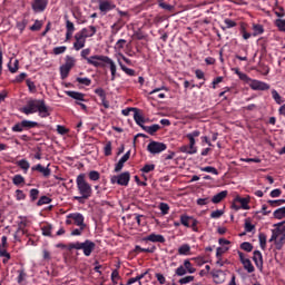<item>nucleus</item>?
Listing matches in <instances>:
<instances>
[{
	"mask_svg": "<svg viewBox=\"0 0 285 285\" xmlns=\"http://www.w3.org/2000/svg\"><path fill=\"white\" fill-rule=\"evenodd\" d=\"M12 184L14 186H21V184H26V178L21 176L20 174H17L12 178Z\"/></svg>",
	"mask_w": 285,
	"mask_h": 285,
	"instance_id": "f704fd0d",
	"label": "nucleus"
},
{
	"mask_svg": "<svg viewBox=\"0 0 285 285\" xmlns=\"http://www.w3.org/2000/svg\"><path fill=\"white\" fill-rule=\"evenodd\" d=\"M89 179L91 181H99V179H101V174H99L97 170H91L89 171Z\"/></svg>",
	"mask_w": 285,
	"mask_h": 285,
	"instance_id": "a18cd8bd",
	"label": "nucleus"
},
{
	"mask_svg": "<svg viewBox=\"0 0 285 285\" xmlns=\"http://www.w3.org/2000/svg\"><path fill=\"white\" fill-rule=\"evenodd\" d=\"M68 50V47L61 46V47H56L53 48V55H63Z\"/></svg>",
	"mask_w": 285,
	"mask_h": 285,
	"instance_id": "0e129e2a",
	"label": "nucleus"
},
{
	"mask_svg": "<svg viewBox=\"0 0 285 285\" xmlns=\"http://www.w3.org/2000/svg\"><path fill=\"white\" fill-rule=\"evenodd\" d=\"M258 239H259V246H261L262 250H266V234L261 233L258 235Z\"/></svg>",
	"mask_w": 285,
	"mask_h": 285,
	"instance_id": "de8ad7c7",
	"label": "nucleus"
},
{
	"mask_svg": "<svg viewBox=\"0 0 285 285\" xmlns=\"http://www.w3.org/2000/svg\"><path fill=\"white\" fill-rule=\"evenodd\" d=\"M31 8L33 12H45L48 8V0H33Z\"/></svg>",
	"mask_w": 285,
	"mask_h": 285,
	"instance_id": "2eb2a0df",
	"label": "nucleus"
},
{
	"mask_svg": "<svg viewBox=\"0 0 285 285\" xmlns=\"http://www.w3.org/2000/svg\"><path fill=\"white\" fill-rule=\"evenodd\" d=\"M273 215L275 219H284L285 217L284 207L276 209Z\"/></svg>",
	"mask_w": 285,
	"mask_h": 285,
	"instance_id": "3c124183",
	"label": "nucleus"
},
{
	"mask_svg": "<svg viewBox=\"0 0 285 285\" xmlns=\"http://www.w3.org/2000/svg\"><path fill=\"white\" fill-rule=\"evenodd\" d=\"M26 77H28V73L21 72L20 75L16 76L14 80L12 83H21L24 81Z\"/></svg>",
	"mask_w": 285,
	"mask_h": 285,
	"instance_id": "6e6d98bb",
	"label": "nucleus"
},
{
	"mask_svg": "<svg viewBox=\"0 0 285 285\" xmlns=\"http://www.w3.org/2000/svg\"><path fill=\"white\" fill-rule=\"evenodd\" d=\"M76 81L78 83H81L82 86H90V83H92V80H90L89 78H77Z\"/></svg>",
	"mask_w": 285,
	"mask_h": 285,
	"instance_id": "e2e57ef3",
	"label": "nucleus"
},
{
	"mask_svg": "<svg viewBox=\"0 0 285 285\" xmlns=\"http://www.w3.org/2000/svg\"><path fill=\"white\" fill-rule=\"evenodd\" d=\"M70 70L68 67H65L63 65L60 66V77L61 79H68V76L70 75Z\"/></svg>",
	"mask_w": 285,
	"mask_h": 285,
	"instance_id": "37998d69",
	"label": "nucleus"
},
{
	"mask_svg": "<svg viewBox=\"0 0 285 285\" xmlns=\"http://www.w3.org/2000/svg\"><path fill=\"white\" fill-rule=\"evenodd\" d=\"M7 68L11 75H14L19 70V60L11 58L7 65Z\"/></svg>",
	"mask_w": 285,
	"mask_h": 285,
	"instance_id": "412c9836",
	"label": "nucleus"
},
{
	"mask_svg": "<svg viewBox=\"0 0 285 285\" xmlns=\"http://www.w3.org/2000/svg\"><path fill=\"white\" fill-rule=\"evenodd\" d=\"M110 181L111 184H118V186H128L130 184V173L125 171L118 176H112Z\"/></svg>",
	"mask_w": 285,
	"mask_h": 285,
	"instance_id": "6e6552de",
	"label": "nucleus"
},
{
	"mask_svg": "<svg viewBox=\"0 0 285 285\" xmlns=\"http://www.w3.org/2000/svg\"><path fill=\"white\" fill-rule=\"evenodd\" d=\"M42 26H43V23H41V21L36 20L35 23L30 27V30L32 32H37V31L41 30Z\"/></svg>",
	"mask_w": 285,
	"mask_h": 285,
	"instance_id": "4d7b16f0",
	"label": "nucleus"
},
{
	"mask_svg": "<svg viewBox=\"0 0 285 285\" xmlns=\"http://www.w3.org/2000/svg\"><path fill=\"white\" fill-rule=\"evenodd\" d=\"M118 66H120V69L122 70V72H126L128 77H136L137 71H135V69H130L126 67V65H124V62H121L120 60H118Z\"/></svg>",
	"mask_w": 285,
	"mask_h": 285,
	"instance_id": "a878e982",
	"label": "nucleus"
},
{
	"mask_svg": "<svg viewBox=\"0 0 285 285\" xmlns=\"http://www.w3.org/2000/svg\"><path fill=\"white\" fill-rule=\"evenodd\" d=\"M43 237H52V226L50 224H46L41 227Z\"/></svg>",
	"mask_w": 285,
	"mask_h": 285,
	"instance_id": "2f4dec72",
	"label": "nucleus"
},
{
	"mask_svg": "<svg viewBox=\"0 0 285 285\" xmlns=\"http://www.w3.org/2000/svg\"><path fill=\"white\" fill-rule=\"evenodd\" d=\"M224 215V210L223 209H217L210 213V218L212 219H219V217H222Z\"/></svg>",
	"mask_w": 285,
	"mask_h": 285,
	"instance_id": "bf43d9fd",
	"label": "nucleus"
},
{
	"mask_svg": "<svg viewBox=\"0 0 285 285\" xmlns=\"http://www.w3.org/2000/svg\"><path fill=\"white\" fill-rule=\"evenodd\" d=\"M200 170L202 173H212V175H219V171L217 170V168L213 166L202 167Z\"/></svg>",
	"mask_w": 285,
	"mask_h": 285,
	"instance_id": "49530a36",
	"label": "nucleus"
},
{
	"mask_svg": "<svg viewBox=\"0 0 285 285\" xmlns=\"http://www.w3.org/2000/svg\"><path fill=\"white\" fill-rule=\"evenodd\" d=\"M96 1L102 14H108L110 10H115V8H117V4L112 3L110 0H96Z\"/></svg>",
	"mask_w": 285,
	"mask_h": 285,
	"instance_id": "1a4fd4ad",
	"label": "nucleus"
},
{
	"mask_svg": "<svg viewBox=\"0 0 285 285\" xmlns=\"http://www.w3.org/2000/svg\"><path fill=\"white\" fill-rule=\"evenodd\" d=\"M178 255H190V245L188 244H183L178 248Z\"/></svg>",
	"mask_w": 285,
	"mask_h": 285,
	"instance_id": "ea45409f",
	"label": "nucleus"
},
{
	"mask_svg": "<svg viewBox=\"0 0 285 285\" xmlns=\"http://www.w3.org/2000/svg\"><path fill=\"white\" fill-rule=\"evenodd\" d=\"M106 65L109 66V69H110V72H111V81H115V79H117V65L108 56L105 60V66Z\"/></svg>",
	"mask_w": 285,
	"mask_h": 285,
	"instance_id": "6ab92c4d",
	"label": "nucleus"
},
{
	"mask_svg": "<svg viewBox=\"0 0 285 285\" xmlns=\"http://www.w3.org/2000/svg\"><path fill=\"white\" fill-rule=\"evenodd\" d=\"M274 244H275L276 250H282L285 244V234L281 236L278 239L276 238V240H274Z\"/></svg>",
	"mask_w": 285,
	"mask_h": 285,
	"instance_id": "4c0bfd02",
	"label": "nucleus"
},
{
	"mask_svg": "<svg viewBox=\"0 0 285 285\" xmlns=\"http://www.w3.org/2000/svg\"><path fill=\"white\" fill-rule=\"evenodd\" d=\"M77 190L80 196H75L73 199L79 202V204H83L85 199H90L92 197V185L86 180V174H80L76 178Z\"/></svg>",
	"mask_w": 285,
	"mask_h": 285,
	"instance_id": "f03ea898",
	"label": "nucleus"
},
{
	"mask_svg": "<svg viewBox=\"0 0 285 285\" xmlns=\"http://www.w3.org/2000/svg\"><path fill=\"white\" fill-rule=\"evenodd\" d=\"M190 219H193V217L186 214L180 215V224L186 228H190Z\"/></svg>",
	"mask_w": 285,
	"mask_h": 285,
	"instance_id": "c9c22d12",
	"label": "nucleus"
},
{
	"mask_svg": "<svg viewBox=\"0 0 285 285\" xmlns=\"http://www.w3.org/2000/svg\"><path fill=\"white\" fill-rule=\"evenodd\" d=\"M159 210L161 212L163 215H168V213L170 210V206H168V204H166V203H160Z\"/></svg>",
	"mask_w": 285,
	"mask_h": 285,
	"instance_id": "5fc2aeb1",
	"label": "nucleus"
},
{
	"mask_svg": "<svg viewBox=\"0 0 285 285\" xmlns=\"http://www.w3.org/2000/svg\"><path fill=\"white\" fill-rule=\"evenodd\" d=\"M16 199L17 202H23L26 199V194L21 189L16 190Z\"/></svg>",
	"mask_w": 285,
	"mask_h": 285,
	"instance_id": "052dcab7",
	"label": "nucleus"
},
{
	"mask_svg": "<svg viewBox=\"0 0 285 285\" xmlns=\"http://www.w3.org/2000/svg\"><path fill=\"white\" fill-rule=\"evenodd\" d=\"M153 170H155L154 164H147L141 168V173H153Z\"/></svg>",
	"mask_w": 285,
	"mask_h": 285,
	"instance_id": "338daca9",
	"label": "nucleus"
},
{
	"mask_svg": "<svg viewBox=\"0 0 285 285\" xmlns=\"http://www.w3.org/2000/svg\"><path fill=\"white\" fill-rule=\"evenodd\" d=\"M22 126L24 130H30L32 128H39V122L32 120H22Z\"/></svg>",
	"mask_w": 285,
	"mask_h": 285,
	"instance_id": "c756f323",
	"label": "nucleus"
},
{
	"mask_svg": "<svg viewBox=\"0 0 285 285\" xmlns=\"http://www.w3.org/2000/svg\"><path fill=\"white\" fill-rule=\"evenodd\" d=\"M76 63H77V60L75 59V57L66 56L65 63L62 66H65V68H69L70 70H72Z\"/></svg>",
	"mask_w": 285,
	"mask_h": 285,
	"instance_id": "bb28decb",
	"label": "nucleus"
},
{
	"mask_svg": "<svg viewBox=\"0 0 285 285\" xmlns=\"http://www.w3.org/2000/svg\"><path fill=\"white\" fill-rule=\"evenodd\" d=\"M242 264H243L245 271H247V273H255V266L248 258L246 261H244Z\"/></svg>",
	"mask_w": 285,
	"mask_h": 285,
	"instance_id": "58836bf2",
	"label": "nucleus"
},
{
	"mask_svg": "<svg viewBox=\"0 0 285 285\" xmlns=\"http://www.w3.org/2000/svg\"><path fill=\"white\" fill-rule=\"evenodd\" d=\"M272 97L274 101L278 104V106H282V104H284V99H282V96L279 95V92H277V90H272Z\"/></svg>",
	"mask_w": 285,
	"mask_h": 285,
	"instance_id": "a19ab883",
	"label": "nucleus"
},
{
	"mask_svg": "<svg viewBox=\"0 0 285 285\" xmlns=\"http://www.w3.org/2000/svg\"><path fill=\"white\" fill-rule=\"evenodd\" d=\"M66 29H67V32H73L75 33V23H72V21L70 20H67L66 21Z\"/></svg>",
	"mask_w": 285,
	"mask_h": 285,
	"instance_id": "774afa93",
	"label": "nucleus"
},
{
	"mask_svg": "<svg viewBox=\"0 0 285 285\" xmlns=\"http://www.w3.org/2000/svg\"><path fill=\"white\" fill-rule=\"evenodd\" d=\"M254 228H255V225L250 224L249 218H246L245 219V230H246V233H253Z\"/></svg>",
	"mask_w": 285,
	"mask_h": 285,
	"instance_id": "13d9d810",
	"label": "nucleus"
},
{
	"mask_svg": "<svg viewBox=\"0 0 285 285\" xmlns=\"http://www.w3.org/2000/svg\"><path fill=\"white\" fill-rule=\"evenodd\" d=\"M212 202L210 197H204V198H198L196 200L197 206H208V204Z\"/></svg>",
	"mask_w": 285,
	"mask_h": 285,
	"instance_id": "8fccbe9b",
	"label": "nucleus"
},
{
	"mask_svg": "<svg viewBox=\"0 0 285 285\" xmlns=\"http://www.w3.org/2000/svg\"><path fill=\"white\" fill-rule=\"evenodd\" d=\"M184 266H185V271L190 274L196 273V271H197L195 267H193V263H190V261H188V259H185Z\"/></svg>",
	"mask_w": 285,
	"mask_h": 285,
	"instance_id": "c03bdc74",
	"label": "nucleus"
},
{
	"mask_svg": "<svg viewBox=\"0 0 285 285\" xmlns=\"http://www.w3.org/2000/svg\"><path fill=\"white\" fill-rule=\"evenodd\" d=\"M38 198H39V189L37 188L30 189L31 202H37Z\"/></svg>",
	"mask_w": 285,
	"mask_h": 285,
	"instance_id": "680f3d73",
	"label": "nucleus"
},
{
	"mask_svg": "<svg viewBox=\"0 0 285 285\" xmlns=\"http://www.w3.org/2000/svg\"><path fill=\"white\" fill-rule=\"evenodd\" d=\"M89 29L91 30L90 33H88L87 28H82L79 32L75 35L73 50L79 51L82 48H86V39L95 37L97 35V27L89 26Z\"/></svg>",
	"mask_w": 285,
	"mask_h": 285,
	"instance_id": "7ed1b4c3",
	"label": "nucleus"
},
{
	"mask_svg": "<svg viewBox=\"0 0 285 285\" xmlns=\"http://www.w3.org/2000/svg\"><path fill=\"white\" fill-rule=\"evenodd\" d=\"M95 95H97L101 99L104 108H110V102L106 99V90H104V88L95 89Z\"/></svg>",
	"mask_w": 285,
	"mask_h": 285,
	"instance_id": "a211bd4d",
	"label": "nucleus"
},
{
	"mask_svg": "<svg viewBox=\"0 0 285 285\" xmlns=\"http://www.w3.org/2000/svg\"><path fill=\"white\" fill-rule=\"evenodd\" d=\"M52 199L48 196H41L37 203V206H45V204H50Z\"/></svg>",
	"mask_w": 285,
	"mask_h": 285,
	"instance_id": "603ef678",
	"label": "nucleus"
},
{
	"mask_svg": "<svg viewBox=\"0 0 285 285\" xmlns=\"http://www.w3.org/2000/svg\"><path fill=\"white\" fill-rule=\"evenodd\" d=\"M68 97H71V99H76V101H86L83 99L86 97L85 94L79 92V91H67Z\"/></svg>",
	"mask_w": 285,
	"mask_h": 285,
	"instance_id": "b1692460",
	"label": "nucleus"
},
{
	"mask_svg": "<svg viewBox=\"0 0 285 285\" xmlns=\"http://www.w3.org/2000/svg\"><path fill=\"white\" fill-rule=\"evenodd\" d=\"M228 250V247H218L216 249V257L217 259L222 258V255H224V253H226Z\"/></svg>",
	"mask_w": 285,
	"mask_h": 285,
	"instance_id": "69168bd1",
	"label": "nucleus"
},
{
	"mask_svg": "<svg viewBox=\"0 0 285 285\" xmlns=\"http://www.w3.org/2000/svg\"><path fill=\"white\" fill-rule=\"evenodd\" d=\"M142 242H153V244H166V237L161 234L151 233L142 238Z\"/></svg>",
	"mask_w": 285,
	"mask_h": 285,
	"instance_id": "4468645a",
	"label": "nucleus"
},
{
	"mask_svg": "<svg viewBox=\"0 0 285 285\" xmlns=\"http://www.w3.org/2000/svg\"><path fill=\"white\" fill-rule=\"evenodd\" d=\"M179 153H185L186 155H197V147H191L190 145H183L179 147Z\"/></svg>",
	"mask_w": 285,
	"mask_h": 285,
	"instance_id": "5701e85b",
	"label": "nucleus"
},
{
	"mask_svg": "<svg viewBox=\"0 0 285 285\" xmlns=\"http://www.w3.org/2000/svg\"><path fill=\"white\" fill-rule=\"evenodd\" d=\"M161 128L159 125H151V126H145L142 127V130H146L148 135H155Z\"/></svg>",
	"mask_w": 285,
	"mask_h": 285,
	"instance_id": "72a5a7b5",
	"label": "nucleus"
},
{
	"mask_svg": "<svg viewBox=\"0 0 285 285\" xmlns=\"http://www.w3.org/2000/svg\"><path fill=\"white\" fill-rule=\"evenodd\" d=\"M108 56L104 55H95L86 58V61L89 66H94V68H106V59Z\"/></svg>",
	"mask_w": 285,
	"mask_h": 285,
	"instance_id": "39448f33",
	"label": "nucleus"
},
{
	"mask_svg": "<svg viewBox=\"0 0 285 285\" xmlns=\"http://www.w3.org/2000/svg\"><path fill=\"white\" fill-rule=\"evenodd\" d=\"M242 250H245L246 253H253V244L249 242H244L240 244Z\"/></svg>",
	"mask_w": 285,
	"mask_h": 285,
	"instance_id": "09e8293b",
	"label": "nucleus"
},
{
	"mask_svg": "<svg viewBox=\"0 0 285 285\" xmlns=\"http://www.w3.org/2000/svg\"><path fill=\"white\" fill-rule=\"evenodd\" d=\"M148 273H150V269H147L145 273L136 276V277H131L128 279V285H132L135 283L138 282L139 285H141V279H144V277H146V275H148Z\"/></svg>",
	"mask_w": 285,
	"mask_h": 285,
	"instance_id": "393cba45",
	"label": "nucleus"
},
{
	"mask_svg": "<svg viewBox=\"0 0 285 285\" xmlns=\"http://www.w3.org/2000/svg\"><path fill=\"white\" fill-rule=\"evenodd\" d=\"M228 197V190H223L216 195L213 196L212 203L213 204H222Z\"/></svg>",
	"mask_w": 285,
	"mask_h": 285,
	"instance_id": "4be33fe9",
	"label": "nucleus"
},
{
	"mask_svg": "<svg viewBox=\"0 0 285 285\" xmlns=\"http://www.w3.org/2000/svg\"><path fill=\"white\" fill-rule=\"evenodd\" d=\"M26 226H28V223L26 220H21L18 224V229L13 235L16 242H21L22 235H28V229H26Z\"/></svg>",
	"mask_w": 285,
	"mask_h": 285,
	"instance_id": "ddd939ff",
	"label": "nucleus"
},
{
	"mask_svg": "<svg viewBox=\"0 0 285 285\" xmlns=\"http://www.w3.org/2000/svg\"><path fill=\"white\" fill-rule=\"evenodd\" d=\"M249 87L252 90H271V85L259 80H252Z\"/></svg>",
	"mask_w": 285,
	"mask_h": 285,
	"instance_id": "f3484780",
	"label": "nucleus"
},
{
	"mask_svg": "<svg viewBox=\"0 0 285 285\" xmlns=\"http://www.w3.org/2000/svg\"><path fill=\"white\" fill-rule=\"evenodd\" d=\"M31 170L32 173H40L42 177H45L46 179H48V177L52 175V169L50 168V165L43 167L41 164H38L36 166H32Z\"/></svg>",
	"mask_w": 285,
	"mask_h": 285,
	"instance_id": "f8f14e48",
	"label": "nucleus"
},
{
	"mask_svg": "<svg viewBox=\"0 0 285 285\" xmlns=\"http://www.w3.org/2000/svg\"><path fill=\"white\" fill-rule=\"evenodd\" d=\"M274 24L279 30V32H285V20L282 18H278L275 20Z\"/></svg>",
	"mask_w": 285,
	"mask_h": 285,
	"instance_id": "79ce46f5",
	"label": "nucleus"
},
{
	"mask_svg": "<svg viewBox=\"0 0 285 285\" xmlns=\"http://www.w3.org/2000/svg\"><path fill=\"white\" fill-rule=\"evenodd\" d=\"M12 132H23L24 127H23V122H17L12 128H11Z\"/></svg>",
	"mask_w": 285,
	"mask_h": 285,
	"instance_id": "864d4df0",
	"label": "nucleus"
},
{
	"mask_svg": "<svg viewBox=\"0 0 285 285\" xmlns=\"http://www.w3.org/2000/svg\"><path fill=\"white\" fill-rule=\"evenodd\" d=\"M17 166L23 170L24 175L30 170V163L26 159L18 160Z\"/></svg>",
	"mask_w": 285,
	"mask_h": 285,
	"instance_id": "cd10ccee",
	"label": "nucleus"
},
{
	"mask_svg": "<svg viewBox=\"0 0 285 285\" xmlns=\"http://www.w3.org/2000/svg\"><path fill=\"white\" fill-rule=\"evenodd\" d=\"M97 248V244L90 239H86L85 242L80 243L79 250H82L85 257H90Z\"/></svg>",
	"mask_w": 285,
	"mask_h": 285,
	"instance_id": "0eeeda50",
	"label": "nucleus"
},
{
	"mask_svg": "<svg viewBox=\"0 0 285 285\" xmlns=\"http://www.w3.org/2000/svg\"><path fill=\"white\" fill-rule=\"evenodd\" d=\"M256 268H258L259 273L264 272V256L262 255V252L254 250L253 257H252Z\"/></svg>",
	"mask_w": 285,
	"mask_h": 285,
	"instance_id": "9b49d317",
	"label": "nucleus"
},
{
	"mask_svg": "<svg viewBox=\"0 0 285 285\" xmlns=\"http://www.w3.org/2000/svg\"><path fill=\"white\" fill-rule=\"evenodd\" d=\"M134 121L137 124V126H140V128L145 127L144 125L146 124V118H144L141 111L138 108H136L134 111Z\"/></svg>",
	"mask_w": 285,
	"mask_h": 285,
	"instance_id": "aec40b11",
	"label": "nucleus"
},
{
	"mask_svg": "<svg viewBox=\"0 0 285 285\" xmlns=\"http://www.w3.org/2000/svg\"><path fill=\"white\" fill-rule=\"evenodd\" d=\"M23 115H35V112H39V117L46 119V117H50V107L46 105V100L43 99H29L27 105L19 109Z\"/></svg>",
	"mask_w": 285,
	"mask_h": 285,
	"instance_id": "f257e3e1",
	"label": "nucleus"
},
{
	"mask_svg": "<svg viewBox=\"0 0 285 285\" xmlns=\"http://www.w3.org/2000/svg\"><path fill=\"white\" fill-rule=\"evenodd\" d=\"M155 250H157V247L156 246H151L149 248H142L141 246L139 245H136L135 246V252L136 253H155Z\"/></svg>",
	"mask_w": 285,
	"mask_h": 285,
	"instance_id": "473e14b6",
	"label": "nucleus"
},
{
	"mask_svg": "<svg viewBox=\"0 0 285 285\" xmlns=\"http://www.w3.org/2000/svg\"><path fill=\"white\" fill-rule=\"evenodd\" d=\"M285 228L276 227L272 230V237L269 238V242H275L279 237V235H284Z\"/></svg>",
	"mask_w": 285,
	"mask_h": 285,
	"instance_id": "c85d7f7f",
	"label": "nucleus"
},
{
	"mask_svg": "<svg viewBox=\"0 0 285 285\" xmlns=\"http://www.w3.org/2000/svg\"><path fill=\"white\" fill-rule=\"evenodd\" d=\"M167 148H168L167 144L155 141V140L150 141L147 146V150L151 155H159L160 153H164V150H166Z\"/></svg>",
	"mask_w": 285,
	"mask_h": 285,
	"instance_id": "423d86ee",
	"label": "nucleus"
},
{
	"mask_svg": "<svg viewBox=\"0 0 285 285\" xmlns=\"http://www.w3.org/2000/svg\"><path fill=\"white\" fill-rule=\"evenodd\" d=\"M104 155H105V157H110V155H112V141L108 140L105 144Z\"/></svg>",
	"mask_w": 285,
	"mask_h": 285,
	"instance_id": "e433bc0d",
	"label": "nucleus"
},
{
	"mask_svg": "<svg viewBox=\"0 0 285 285\" xmlns=\"http://www.w3.org/2000/svg\"><path fill=\"white\" fill-rule=\"evenodd\" d=\"M215 284H224L226 282V273L222 269H213L210 272Z\"/></svg>",
	"mask_w": 285,
	"mask_h": 285,
	"instance_id": "dca6fc26",
	"label": "nucleus"
},
{
	"mask_svg": "<svg viewBox=\"0 0 285 285\" xmlns=\"http://www.w3.org/2000/svg\"><path fill=\"white\" fill-rule=\"evenodd\" d=\"M78 226V228H86V217L81 213H71L67 215L66 225L67 226Z\"/></svg>",
	"mask_w": 285,
	"mask_h": 285,
	"instance_id": "20e7f679",
	"label": "nucleus"
},
{
	"mask_svg": "<svg viewBox=\"0 0 285 285\" xmlns=\"http://www.w3.org/2000/svg\"><path fill=\"white\" fill-rule=\"evenodd\" d=\"M253 37H259V35H264V26L263 24H253Z\"/></svg>",
	"mask_w": 285,
	"mask_h": 285,
	"instance_id": "7c9ffc66",
	"label": "nucleus"
},
{
	"mask_svg": "<svg viewBox=\"0 0 285 285\" xmlns=\"http://www.w3.org/2000/svg\"><path fill=\"white\" fill-rule=\"evenodd\" d=\"M248 202H249L248 198H242V197L237 196L234 199L232 208L234 210H239V208H243V210H249L250 206H248Z\"/></svg>",
	"mask_w": 285,
	"mask_h": 285,
	"instance_id": "9d476101",
	"label": "nucleus"
}]
</instances>
